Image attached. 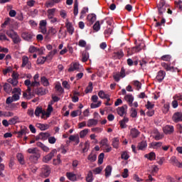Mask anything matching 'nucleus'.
I'll list each match as a JSON object with an SVG mask.
<instances>
[{"instance_id": "nucleus-1", "label": "nucleus", "mask_w": 182, "mask_h": 182, "mask_svg": "<svg viewBox=\"0 0 182 182\" xmlns=\"http://www.w3.org/2000/svg\"><path fill=\"white\" fill-rule=\"evenodd\" d=\"M167 5H166V1L164 0H161L159 5L157 6L158 11H159V15L162 18L161 22H156V28H159V26H161L162 25H164L166 23V18H163V14H166L167 12Z\"/></svg>"}, {"instance_id": "nucleus-2", "label": "nucleus", "mask_w": 182, "mask_h": 182, "mask_svg": "<svg viewBox=\"0 0 182 182\" xmlns=\"http://www.w3.org/2000/svg\"><path fill=\"white\" fill-rule=\"evenodd\" d=\"M51 168L49 165H43L41 167V172L40 173L41 177L42 178H48L50 176Z\"/></svg>"}, {"instance_id": "nucleus-3", "label": "nucleus", "mask_w": 182, "mask_h": 182, "mask_svg": "<svg viewBox=\"0 0 182 182\" xmlns=\"http://www.w3.org/2000/svg\"><path fill=\"white\" fill-rule=\"evenodd\" d=\"M21 38L27 42H32L35 35L32 32L25 31L21 33Z\"/></svg>"}, {"instance_id": "nucleus-4", "label": "nucleus", "mask_w": 182, "mask_h": 182, "mask_svg": "<svg viewBox=\"0 0 182 182\" xmlns=\"http://www.w3.org/2000/svg\"><path fill=\"white\" fill-rule=\"evenodd\" d=\"M56 153H58V151L56 149H53L48 154L43 158V163H49V161L53 159Z\"/></svg>"}, {"instance_id": "nucleus-5", "label": "nucleus", "mask_w": 182, "mask_h": 182, "mask_svg": "<svg viewBox=\"0 0 182 182\" xmlns=\"http://www.w3.org/2000/svg\"><path fill=\"white\" fill-rule=\"evenodd\" d=\"M161 66H162V68H164V69H165L166 72H176V70H177V68H174L173 66H171V63H161Z\"/></svg>"}, {"instance_id": "nucleus-6", "label": "nucleus", "mask_w": 182, "mask_h": 182, "mask_svg": "<svg viewBox=\"0 0 182 182\" xmlns=\"http://www.w3.org/2000/svg\"><path fill=\"white\" fill-rule=\"evenodd\" d=\"M172 120L174 123H178L182 122V112H176L172 116Z\"/></svg>"}, {"instance_id": "nucleus-7", "label": "nucleus", "mask_w": 182, "mask_h": 182, "mask_svg": "<svg viewBox=\"0 0 182 182\" xmlns=\"http://www.w3.org/2000/svg\"><path fill=\"white\" fill-rule=\"evenodd\" d=\"M25 66H26L27 69H31L32 68V64L29 62V58L27 56H23L22 58L21 68H25Z\"/></svg>"}, {"instance_id": "nucleus-8", "label": "nucleus", "mask_w": 182, "mask_h": 182, "mask_svg": "<svg viewBox=\"0 0 182 182\" xmlns=\"http://www.w3.org/2000/svg\"><path fill=\"white\" fill-rule=\"evenodd\" d=\"M50 137L49 132H41L38 136H36V140H47Z\"/></svg>"}, {"instance_id": "nucleus-9", "label": "nucleus", "mask_w": 182, "mask_h": 182, "mask_svg": "<svg viewBox=\"0 0 182 182\" xmlns=\"http://www.w3.org/2000/svg\"><path fill=\"white\" fill-rule=\"evenodd\" d=\"M126 109H127V105H124L122 107H119L117 109V113L120 116V117H123L124 114H127Z\"/></svg>"}, {"instance_id": "nucleus-10", "label": "nucleus", "mask_w": 182, "mask_h": 182, "mask_svg": "<svg viewBox=\"0 0 182 182\" xmlns=\"http://www.w3.org/2000/svg\"><path fill=\"white\" fill-rule=\"evenodd\" d=\"M60 2H62V0H48L45 3V6L46 8H53L55 4H59Z\"/></svg>"}, {"instance_id": "nucleus-11", "label": "nucleus", "mask_w": 182, "mask_h": 182, "mask_svg": "<svg viewBox=\"0 0 182 182\" xmlns=\"http://www.w3.org/2000/svg\"><path fill=\"white\" fill-rule=\"evenodd\" d=\"M165 134H172L174 133V127L173 125H166L163 128Z\"/></svg>"}, {"instance_id": "nucleus-12", "label": "nucleus", "mask_w": 182, "mask_h": 182, "mask_svg": "<svg viewBox=\"0 0 182 182\" xmlns=\"http://www.w3.org/2000/svg\"><path fill=\"white\" fill-rule=\"evenodd\" d=\"M164 77H166V71L164 70H159L156 75V80L159 83H161L163 80H164Z\"/></svg>"}, {"instance_id": "nucleus-13", "label": "nucleus", "mask_w": 182, "mask_h": 182, "mask_svg": "<svg viewBox=\"0 0 182 182\" xmlns=\"http://www.w3.org/2000/svg\"><path fill=\"white\" fill-rule=\"evenodd\" d=\"M39 159H41V152L31 155L29 157L30 161L35 164L38 163V160H39Z\"/></svg>"}, {"instance_id": "nucleus-14", "label": "nucleus", "mask_w": 182, "mask_h": 182, "mask_svg": "<svg viewBox=\"0 0 182 182\" xmlns=\"http://www.w3.org/2000/svg\"><path fill=\"white\" fill-rule=\"evenodd\" d=\"M170 161H171V164H173V166H176L179 168H182V163H180L178 160H177V158H176V156H171Z\"/></svg>"}, {"instance_id": "nucleus-15", "label": "nucleus", "mask_w": 182, "mask_h": 182, "mask_svg": "<svg viewBox=\"0 0 182 182\" xmlns=\"http://www.w3.org/2000/svg\"><path fill=\"white\" fill-rule=\"evenodd\" d=\"M87 19L89 22V26H92V24L95 23V22H96V14H89L87 16Z\"/></svg>"}, {"instance_id": "nucleus-16", "label": "nucleus", "mask_w": 182, "mask_h": 182, "mask_svg": "<svg viewBox=\"0 0 182 182\" xmlns=\"http://www.w3.org/2000/svg\"><path fill=\"white\" fill-rule=\"evenodd\" d=\"M68 139L70 141H75V143L74 144L75 146H77V144L80 143V139L79 138L78 134L70 135Z\"/></svg>"}, {"instance_id": "nucleus-17", "label": "nucleus", "mask_w": 182, "mask_h": 182, "mask_svg": "<svg viewBox=\"0 0 182 182\" xmlns=\"http://www.w3.org/2000/svg\"><path fill=\"white\" fill-rule=\"evenodd\" d=\"M124 99L126 100V102H128L129 106H130V107H132V106H133V100H134V97H133L132 95H127L124 97Z\"/></svg>"}, {"instance_id": "nucleus-18", "label": "nucleus", "mask_w": 182, "mask_h": 182, "mask_svg": "<svg viewBox=\"0 0 182 182\" xmlns=\"http://www.w3.org/2000/svg\"><path fill=\"white\" fill-rule=\"evenodd\" d=\"M129 122V118L124 117L123 119H122L121 121H119V124L122 129H126V127H127V125L126 124V123Z\"/></svg>"}, {"instance_id": "nucleus-19", "label": "nucleus", "mask_w": 182, "mask_h": 182, "mask_svg": "<svg viewBox=\"0 0 182 182\" xmlns=\"http://www.w3.org/2000/svg\"><path fill=\"white\" fill-rule=\"evenodd\" d=\"M66 176L70 181H76L77 180L76 178V174L73 173L72 172H67Z\"/></svg>"}, {"instance_id": "nucleus-20", "label": "nucleus", "mask_w": 182, "mask_h": 182, "mask_svg": "<svg viewBox=\"0 0 182 182\" xmlns=\"http://www.w3.org/2000/svg\"><path fill=\"white\" fill-rule=\"evenodd\" d=\"M145 159H148L150 161H153V160H156V153L150 152L149 154H146L144 155Z\"/></svg>"}, {"instance_id": "nucleus-21", "label": "nucleus", "mask_w": 182, "mask_h": 182, "mask_svg": "<svg viewBox=\"0 0 182 182\" xmlns=\"http://www.w3.org/2000/svg\"><path fill=\"white\" fill-rule=\"evenodd\" d=\"M55 12H56L55 8L50 9L48 10L47 13L48 19H52V18L55 16Z\"/></svg>"}, {"instance_id": "nucleus-22", "label": "nucleus", "mask_w": 182, "mask_h": 182, "mask_svg": "<svg viewBox=\"0 0 182 182\" xmlns=\"http://www.w3.org/2000/svg\"><path fill=\"white\" fill-rule=\"evenodd\" d=\"M79 2L77 0H75L74 2V10H73V14L75 16H77V14H79Z\"/></svg>"}, {"instance_id": "nucleus-23", "label": "nucleus", "mask_w": 182, "mask_h": 182, "mask_svg": "<svg viewBox=\"0 0 182 182\" xmlns=\"http://www.w3.org/2000/svg\"><path fill=\"white\" fill-rule=\"evenodd\" d=\"M124 56V53H123V50H119L117 52L114 53V59H122Z\"/></svg>"}, {"instance_id": "nucleus-24", "label": "nucleus", "mask_w": 182, "mask_h": 182, "mask_svg": "<svg viewBox=\"0 0 182 182\" xmlns=\"http://www.w3.org/2000/svg\"><path fill=\"white\" fill-rule=\"evenodd\" d=\"M112 166L110 165L107 166V167L105 169L106 178L110 177V176H112Z\"/></svg>"}, {"instance_id": "nucleus-25", "label": "nucleus", "mask_w": 182, "mask_h": 182, "mask_svg": "<svg viewBox=\"0 0 182 182\" xmlns=\"http://www.w3.org/2000/svg\"><path fill=\"white\" fill-rule=\"evenodd\" d=\"M16 159L20 164H25V159L23 157V154L21 153L17 154Z\"/></svg>"}, {"instance_id": "nucleus-26", "label": "nucleus", "mask_w": 182, "mask_h": 182, "mask_svg": "<svg viewBox=\"0 0 182 182\" xmlns=\"http://www.w3.org/2000/svg\"><path fill=\"white\" fill-rule=\"evenodd\" d=\"M98 123L97 119H90L87 121V127H92V126H96Z\"/></svg>"}, {"instance_id": "nucleus-27", "label": "nucleus", "mask_w": 182, "mask_h": 182, "mask_svg": "<svg viewBox=\"0 0 182 182\" xmlns=\"http://www.w3.org/2000/svg\"><path fill=\"white\" fill-rule=\"evenodd\" d=\"M130 134L132 137L136 139V137H137L139 134H140V132H139V130H137L136 128H134L131 129Z\"/></svg>"}, {"instance_id": "nucleus-28", "label": "nucleus", "mask_w": 182, "mask_h": 182, "mask_svg": "<svg viewBox=\"0 0 182 182\" xmlns=\"http://www.w3.org/2000/svg\"><path fill=\"white\" fill-rule=\"evenodd\" d=\"M163 146V142H152L150 144V147H152V149H160Z\"/></svg>"}, {"instance_id": "nucleus-29", "label": "nucleus", "mask_w": 182, "mask_h": 182, "mask_svg": "<svg viewBox=\"0 0 182 182\" xmlns=\"http://www.w3.org/2000/svg\"><path fill=\"white\" fill-rule=\"evenodd\" d=\"M55 53H58V50H56V49H54L53 51H50L46 56L47 59H49V60H52V59H53V56H55Z\"/></svg>"}, {"instance_id": "nucleus-30", "label": "nucleus", "mask_w": 182, "mask_h": 182, "mask_svg": "<svg viewBox=\"0 0 182 182\" xmlns=\"http://www.w3.org/2000/svg\"><path fill=\"white\" fill-rule=\"evenodd\" d=\"M66 28H67V31L70 33V35H73V32L75 30L73 28V26H72V23H67Z\"/></svg>"}, {"instance_id": "nucleus-31", "label": "nucleus", "mask_w": 182, "mask_h": 182, "mask_svg": "<svg viewBox=\"0 0 182 182\" xmlns=\"http://www.w3.org/2000/svg\"><path fill=\"white\" fill-rule=\"evenodd\" d=\"M4 90L6 93H9L12 90V87L8 82L4 83Z\"/></svg>"}, {"instance_id": "nucleus-32", "label": "nucleus", "mask_w": 182, "mask_h": 182, "mask_svg": "<svg viewBox=\"0 0 182 182\" xmlns=\"http://www.w3.org/2000/svg\"><path fill=\"white\" fill-rule=\"evenodd\" d=\"M36 127L40 129V130L44 131V130H48L49 129V124H37Z\"/></svg>"}, {"instance_id": "nucleus-33", "label": "nucleus", "mask_w": 182, "mask_h": 182, "mask_svg": "<svg viewBox=\"0 0 182 182\" xmlns=\"http://www.w3.org/2000/svg\"><path fill=\"white\" fill-rule=\"evenodd\" d=\"M48 93V90L45 88L40 87L37 90V95L38 96H43V95H46Z\"/></svg>"}, {"instance_id": "nucleus-34", "label": "nucleus", "mask_w": 182, "mask_h": 182, "mask_svg": "<svg viewBox=\"0 0 182 182\" xmlns=\"http://www.w3.org/2000/svg\"><path fill=\"white\" fill-rule=\"evenodd\" d=\"M38 147H41V149H43L46 153H48L49 151V147L46 146L45 144H43L42 142H37Z\"/></svg>"}, {"instance_id": "nucleus-35", "label": "nucleus", "mask_w": 182, "mask_h": 182, "mask_svg": "<svg viewBox=\"0 0 182 182\" xmlns=\"http://www.w3.org/2000/svg\"><path fill=\"white\" fill-rule=\"evenodd\" d=\"M79 63H75L70 68H68V72H74V70H79Z\"/></svg>"}, {"instance_id": "nucleus-36", "label": "nucleus", "mask_w": 182, "mask_h": 182, "mask_svg": "<svg viewBox=\"0 0 182 182\" xmlns=\"http://www.w3.org/2000/svg\"><path fill=\"white\" fill-rule=\"evenodd\" d=\"M137 147H138L139 150H144V149H146V147H147V141H142L141 142L139 143Z\"/></svg>"}, {"instance_id": "nucleus-37", "label": "nucleus", "mask_w": 182, "mask_h": 182, "mask_svg": "<svg viewBox=\"0 0 182 182\" xmlns=\"http://www.w3.org/2000/svg\"><path fill=\"white\" fill-rule=\"evenodd\" d=\"M12 41L16 45H18V43H21V37H19V36L18 35V33H16L14 37H13Z\"/></svg>"}, {"instance_id": "nucleus-38", "label": "nucleus", "mask_w": 182, "mask_h": 182, "mask_svg": "<svg viewBox=\"0 0 182 182\" xmlns=\"http://www.w3.org/2000/svg\"><path fill=\"white\" fill-rule=\"evenodd\" d=\"M159 60H164V62H170V60H171V55H164L159 58Z\"/></svg>"}, {"instance_id": "nucleus-39", "label": "nucleus", "mask_w": 182, "mask_h": 182, "mask_svg": "<svg viewBox=\"0 0 182 182\" xmlns=\"http://www.w3.org/2000/svg\"><path fill=\"white\" fill-rule=\"evenodd\" d=\"M28 52L30 53H35V52H39V53H41V49H39L33 46H31L28 48Z\"/></svg>"}, {"instance_id": "nucleus-40", "label": "nucleus", "mask_w": 182, "mask_h": 182, "mask_svg": "<svg viewBox=\"0 0 182 182\" xmlns=\"http://www.w3.org/2000/svg\"><path fill=\"white\" fill-rule=\"evenodd\" d=\"M119 138H114L112 139V146L114 149H119Z\"/></svg>"}, {"instance_id": "nucleus-41", "label": "nucleus", "mask_w": 182, "mask_h": 182, "mask_svg": "<svg viewBox=\"0 0 182 182\" xmlns=\"http://www.w3.org/2000/svg\"><path fill=\"white\" fill-rule=\"evenodd\" d=\"M86 181L87 182H92L93 181V172L90 171L86 176Z\"/></svg>"}, {"instance_id": "nucleus-42", "label": "nucleus", "mask_w": 182, "mask_h": 182, "mask_svg": "<svg viewBox=\"0 0 182 182\" xmlns=\"http://www.w3.org/2000/svg\"><path fill=\"white\" fill-rule=\"evenodd\" d=\"M18 120H19V117H18V116H15L9 120V124L11 125L16 124V123H18Z\"/></svg>"}, {"instance_id": "nucleus-43", "label": "nucleus", "mask_w": 182, "mask_h": 182, "mask_svg": "<svg viewBox=\"0 0 182 182\" xmlns=\"http://www.w3.org/2000/svg\"><path fill=\"white\" fill-rule=\"evenodd\" d=\"M87 159L91 161V163H93L94 161H96L97 159V156L96 154H90Z\"/></svg>"}, {"instance_id": "nucleus-44", "label": "nucleus", "mask_w": 182, "mask_h": 182, "mask_svg": "<svg viewBox=\"0 0 182 182\" xmlns=\"http://www.w3.org/2000/svg\"><path fill=\"white\" fill-rule=\"evenodd\" d=\"M43 108L41 107H37L34 112L35 116H36V117H39L40 114H41V113L43 112Z\"/></svg>"}, {"instance_id": "nucleus-45", "label": "nucleus", "mask_w": 182, "mask_h": 182, "mask_svg": "<svg viewBox=\"0 0 182 182\" xmlns=\"http://www.w3.org/2000/svg\"><path fill=\"white\" fill-rule=\"evenodd\" d=\"M92 90H93V83L92 82H90L88 86L85 90V92L87 95V93H90Z\"/></svg>"}, {"instance_id": "nucleus-46", "label": "nucleus", "mask_w": 182, "mask_h": 182, "mask_svg": "<svg viewBox=\"0 0 182 182\" xmlns=\"http://www.w3.org/2000/svg\"><path fill=\"white\" fill-rule=\"evenodd\" d=\"M48 33L51 36H53V35H56V33H58V30L53 27H50V28L48 31Z\"/></svg>"}, {"instance_id": "nucleus-47", "label": "nucleus", "mask_w": 182, "mask_h": 182, "mask_svg": "<svg viewBox=\"0 0 182 182\" xmlns=\"http://www.w3.org/2000/svg\"><path fill=\"white\" fill-rule=\"evenodd\" d=\"M87 12H89V8L87 7H84L80 12V19H83V18H85V16L83 15H85V14H87Z\"/></svg>"}, {"instance_id": "nucleus-48", "label": "nucleus", "mask_w": 182, "mask_h": 182, "mask_svg": "<svg viewBox=\"0 0 182 182\" xmlns=\"http://www.w3.org/2000/svg\"><path fill=\"white\" fill-rule=\"evenodd\" d=\"M92 28L95 32H99L100 31V21H96Z\"/></svg>"}, {"instance_id": "nucleus-49", "label": "nucleus", "mask_w": 182, "mask_h": 182, "mask_svg": "<svg viewBox=\"0 0 182 182\" xmlns=\"http://www.w3.org/2000/svg\"><path fill=\"white\" fill-rule=\"evenodd\" d=\"M28 153H29V154H36V153H40L39 150H38V148H29L27 150Z\"/></svg>"}, {"instance_id": "nucleus-50", "label": "nucleus", "mask_w": 182, "mask_h": 182, "mask_svg": "<svg viewBox=\"0 0 182 182\" xmlns=\"http://www.w3.org/2000/svg\"><path fill=\"white\" fill-rule=\"evenodd\" d=\"M41 80L43 86H49V80H48V78H46V77H41Z\"/></svg>"}, {"instance_id": "nucleus-51", "label": "nucleus", "mask_w": 182, "mask_h": 182, "mask_svg": "<svg viewBox=\"0 0 182 182\" xmlns=\"http://www.w3.org/2000/svg\"><path fill=\"white\" fill-rule=\"evenodd\" d=\"M87 133H89V129H85L84 130H82L80 132V139L85 138L87 135Z\"/></svg>"}, {"instance_id": "nucleus-52", "label": "nucleus", "mask_w": 182, "mask_h": 182, "mask_svg": "<svg viewBox=\"0 0 182 182\" xmlns=\"http://www.w3.org/2000/svg\"><path fill=\"white\" fill-rule=\"evenodd\" d=\"M46 59H48L47 57H39L37 59V63L38 65H43V63H45V62H46Z\"/></svg>"}, {"instance_id": "nucleus-53", "label": "nucleus", "mask_w": 182, "mask_h": 182, "mask_svg": "<svg viewBox=\"0 0 182 182\" xmlns=\"http://www.w3.org/2000/svg\"><path fill=\"white\" fill-rule=\"evenodd\" d=\"M133 85L136 87V90H139L141 89V82H140L139 80H134Z\"/></svg>"}, {"instance_id": "nucleus-54", "label": "nucleus", "mask_w": 182, "mask_h": 182, "mask_svg": "<svg viewBox=\"0 0 182 182\" xmlns=\"http://www.w3.org/2000/svg\"><path fill=\"white\" fill-rule=\"evenodd\" d=\"M109 95L105 93V91L104 90H100L99 92H98V96L99 97H100V99H105V98H107Z\"/></svg>"}, {"instance_id": "nucleus-55", "label": "nucleus", "mask_w": 182, "mask_h": 182, "mask_svg": "<svg viewBox=\"0 0 182 182\" xmlns=\"http://www.w3.org/2000/svg\"><path fill=\"white\" fill-rule=\"evenodd\" d=\"M78 114H82V110L77 109L73 111L70 114L71 117H76Z\"/></svg>"}, {"instance_id": "nucleus-56", "label": "nucleus", "mask_w": 182, "mask_h": 182, "mask_svg": "<svg viewBox=\"0 0 182 182\" xmlns=\"http://www.w3.org/2000/svg\"><path fill=\"white\" fill-rule=\"evenodd\" d=\"M140 50H141L140 44L132 48V53H137L140 52Z\"/></svg>"}, {"instance_id": "nucleus-57", "label": "nucleus", "mask_w": 182, "mask_h": 182, "mask_svg": "<svg viewBox=\"0 0 182 182\" xmlns=\"http://www.w3.org/2000/svg\"><path fill=\"white\" fill-rule=\"evenodd\" d=\"M112 32H113V30L110 28L106 29L104 32L105 38H109L110 35H112Z\"/></svg>"}, {"instance_id": "nucleus-58", "label": "nucleus", "mask_w": 182, "mask_h": 182, "mask_svg": "<svg viewBox=\"0 0 182 182\" xmlns=\"http://www.w3.org/2000/svg\"><path fill=\"white\" fill-rule=\"evenodd\" d=\"M9 83H11L13 86H16L18 85V80L15 78H9L8 80Z\"/></svg>"}, {"instance_id": "nucleus-59", "label": "nucleus", "mask_w": 182, "mask_h": 182, "mask_svg": "<svg viewBox=\"0 0 182 182\" xmlns=\"http://www.w3.org/2000/svg\"><path fill=\"white\" fill-rule=\"evenodd\" d=\"M60 163H62V161L60 160V154H58L57 159H53V164L58 166V164H60Z\"/></svg>"}, {"instance_id": "nucleus-60", "label": "nucleus", "mask_w": 182, "mask_h": 182, "mask_svg": "<svg viewBox=\"0 0 182 182\" xmlns=\"http://www.w3.org/2000/svg\"><path fill=\"white\" fill-rule=\"evenodd\" d=\"M11 23V18L7 17L5 18L4 23L1 25L2 28H5L6 26Z\"/></svg>"}, {"instance_id": "nucleus-61", "label": "nucleus", "mask_w": 182, "mask_h": 182, "mask_svg": "<svg viewBox=\"0 0 182 182\" xmlns=\"http://www.w3.org/2000/svg\"><path fill=\"white\" fill-rule=\"evenodd\" d=\"M103 159H105V154L101 153L98 156V164H103Z\"/></svg>"}, {"instance_id": "nucleus-62", "label": "nucleus", "mask_w": 182, "mask_h": 182, "mask_svg": "<svg viewBox=\"0 0 182 182\" xmlns=\"http://www.w3.org/2000/svg\"><path fill=\"white\" fill-rule=\"evenodd\" d=\"M130 156H129V154H127L126 151L122 152L121 155V159L122 160H129Z\"/></svg>"}, {"instance_id": "nucleus-63", "label": "nucleus", "mask_w": 182, "mask_h": 182, "mask_svg": "<svg viewBox=\"0 0 182 182\" xmlns=\"http://www.w3.org/2000/svg\"><path fill=\"white\" fill-rule=\"evenodd\" d=\"M89 59V53H82V62H87V60Z\"/></svg>"}, {"instance_id": "nucleus-64", "label": "nucleus", "mask_w": 182, "mask_h": 182, "mask_svg": "<svg viewBox=\"0 0 182 182\" xmlns=\"http://www.w3.org/2000/svg\"><path fill=\"white\" fill-rule=\"evenodd\" d=\"M109 140L107 139V138H105L104 139H102L101 141H100V144L102 146H109Z\"/></svg>"}]
</instances>
